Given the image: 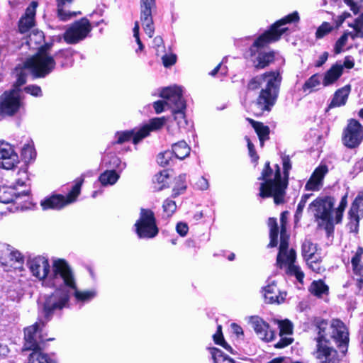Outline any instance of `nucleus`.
Masks as SVG:
<instances>
[{
    "label": "nucleus",
    "instance_id": "33",
    "mask_svg": "<svg viewBox=\"0 0 363 363\" xmlns=\"http://www.w3.org/2000/svg\"><path fill=\"white\" fill-rule=\"evenodd\" d=\"M172 152L174 157L179 160H184L190 154V147L184 140L174 143L172 146Z\"/></svg>",
    "mask_w": 363,
    "mask_h": 363
},
{
    "label": "nucleus",
    "instance_id": "14",
    "mask_svg": "<svg viewBox=\"0 0 363 363\" xmlns=\"http://www.w3.org/2000/svg\"><path fill=\"white\" fill-rule=\"evenodd\" d=\"M160 96L166 100L167 106L172 107L173 110L186 108V102L183 99L182 90L180 86L164 88Z\"/></svg>",
    "mask_w": 363,
    "mask_h": 363
},
{
    "label": "nucleus",
    "instance_id": "62",
    "mask_svg": "<svg viewBox=\"0 0 363 363\" xmlns=\"http://www.w3.org/2000/svg\"><path fill=\"white\" fill-rule=\"evenodd\" d=\"M54 45V38H51L49 42H46L39 48L38 53L49 54V51Z\"/></svg>",
    "mask_w": 363,
    "mask_h": 363
},
{
    "label": "nucleus",
    "instance_id": "5",
    "mask_svg": "<svg viewBox=\"0 0 363 363\" xmlns=\"http://www.w3.org/2000/svg\"><path fill=\"white\" fill-rule=\"evenodd\" d=\"M335 199L331 196H319L310 203L308 212L311 213L319 226L328 232L333 230L334 220L339 223L342 220L343 212L347 205V194H345L338 207L334 210Z\"/></svg>",
    "mask_w": 363,
    "mask_h": 363
},
{
    "label": "nucleus",
    "instance_id": "3",
    "mask_svg": "<svg viewBox=\"0 0 363 363\" xmlns=\"http://www.w3.org/2000/svg\"><path fill=\"white\" fill-rule=\"evenodd\" d=\"M299 15L294 11L274 23L268 30L264 32L254 41L249 49L251 61L257 69H264L274 61L284 65V59L277 52L265 51V48L270 43L279 40L281 36L287 30L284 26L287 23L298 22Z\"/></svg>",
    "mask_w": 363,
    "mask_h": 363
},
{
    "label": "nucleus",
    "instance_id": "48",
    "mask_svg": "<svg viewBox=\"0 0 363 363\" xmlns=\"http://www.w3.org/2000/svg\"><path fill=\"white\" fill-rule=\"evenodd\" d=\"M311 196H312V194H306L301 196V200L297 206V208H296L295 216H294L296 221H298L300 220L302 213H303V209L306 206V204L308 201V199Z\"/></svg>",
    "mask_w": 363,
    "mask_h": 363
},
{
    "label": "nucleus",
    "instance_id": "11",
    "mask_svg": "<svg viewBox=\"0 0 363 363\" xmlns=\"http://www.w3.org/2000/svg\"><path fill=\"white\" fill-rule=\"evenodd\" d=\"M23 108L19 90L11 89L0 96V116H13Z\"/></svg>",
    "mask_w": 363,
    "mask_h": 363
},
{
    "label": "nucleus",
    "instance_id": "9",
    "mask_svg": "<svg viewBox=\"0 0 363 363\" xmlns=\"http://www.w3.org/2000/svg\"><path fill=\"white\" fill-rule=\"evenodd\" d=\"M34 78H45L50 74L56 67V61L50 54L36 53L26 62Z\"/></svg>",
    "mask_w": 363,
    "mask_h": 363
},
{
    "label": "nucleus",
    "instance_id": "47",
    "mask_svg": "<svg viewBox=\"0 0 363 363\" xmlns=\"http://www.w3.org/2000/svg\"><path fill=\"white\" fill-rule=\"evenodd\" d=\"M34 19L22 16L19 21L18 29L20 33H25L28 32L34 26Z\"/></svg>",
    "mask_w": 363,
    "mask_h": 363
},
{
    "label": "nucleus",
    "instance_id": "41",
    "mask_svg": "<svg viewBox=\"0 0 363 363\" xmlns=\"http://www.w3.org/2000/svg\"><path fill=\"white\" fill-rule=\"evenodd\" d=\"M315 252L316 245L310 240H306L302 245V255L306 262L313 258Z\"/></svg>",
    "mask_w": 363,
    "mask_h": 363
},
{
    "label": "nucleus",
    "instance_id": "35",
    "mask_svg": "<svg viewBox=\"0 0 363 363\" xmlns=\"http://www.w3.org/2000/svg\"><path fill=\"white\" fill-rule=\"evenodd\" d=\"M120 178V173L116 170L106 169L99 176V180L103 186L113 185Z\"/></svg>",
    "mask_w": 363,
    "mask_h": 363
},
{
    "label": "nucleus",
    "instance_id": "38",
    "mask_svg": "<svg viewBox=\"0 0 363 363\" xmlns=\"http://www.w3.org/2000/svg\"><path fill=\"white\" fill-rule=\"evenodd\" d=\"M9 262L11 266L15 269L21 271L24 263V257L18 250H10L9 254Z\"/></svg>",
    "mask_w": 363,
    "mask_h": 363
},
{
    "label": "nucleus",
    "instance_id": "27",
    "mask_svg": "<svg viewBox=\"0 0 363 363\" xmlns=\"http://www.w3.org/2000/svg\"><path fill=\"white\" fill-rule=\"evenodd\" d=\"M57 4V16L63 21H67L72 18L80 14V12H70L65 9V7L70 5L74 0H55Z\"/></svg>",
    "mask_w": 363,
    "mask_h": 363
},
{
    "label": "nucleus",
    "instance_id": "40",
    "mask_svg": "<svg viewBox=\"0 0 363 363\" xmlns=\"http://www.w3.org/2000/svg\"><path fill=\"white\" fill-rule=\"evenodd\" d=\"M253 128L257 133L261 146L264 145V142L269 139V128L262 123L254 122Z\"/></svg>",
    "mask_w": 363,
    "mask_h": 363
},
{
    "label": "nucleus",
    "instance_id": "39",
    "mask_svg": "<svg viewBox=\"0 0 363 363\" xmlns=\"http://www.w3.org/2000/svg\"><path fill=\"white\" fill-rule=\"evenodd\" d=\"M328 286L323 280L313 281L310 286L309 291L315 296L321 297L323 294L328 293Z\"/></svg>",
    "mask_w": 363,
    "mask_h": 363
},
{
    "label": "nucleus",
    "instance_id": "45",
    "mask_svg": "<svg viewBox=\"0 0 363 363\" xmlns=\"http://www.w3.org/2000/svg\"><path fill=\"white\" fill-rule=\"evenodd\" d=\"M186 108H179V110H172L174 120L177 121L179 128H185L188 124L184 114Z\"/></svg>",
    "mask_w": 363,
    "mask_h": 363
},
{
    "label": "nucleus",
    "instance_id": "60",
    "mask_svg": "<svg viewBox=\"0 0 363 363\" xmlns=\"http://www.w3.org/2000/svg\"><path fill=\"white\" fill-rule=\"evenodd\" d=\"M142 24L145 33L150 38H152L155 32V28L153 26V20H150V22H149V21H143Z\"/></svg>",
    "mask_w": 363,
    "mask_h": 363
},
{
    "label": "nucleus",
    "instance_id": "4",
    "mask_svg": "<svg viewBox=\"0 0 363 363\" xmlns=\"http://www.w3.org/2000/svg\"><path fill=\"white\" fill-rule=\"evenodd\" d=\"M282 80L280 69L267 72L252 78L247 84L249 91L260 89L256 106L261 111H270L277 100Z\"/></svg>",
    "mask_w": 363,
    "mask_h": 363
},
{
    "label": "nucleus",
    "instance_id": "61",
    "mask_svg": "<svg viewBox=\"0 0 363 363\" xmlns=\"http://www.w3.org/2000/svg\"><path fill=\"white\" fill-rule=\"evenodd\" d=\"M268 225L270 228L269 235H279V227L276 218H269L268 220Z\"/></svg>",
    "mask_w": 363,
    "mask_h": 363
},
{
    "label": "nucleus",
    "instance_id": "64",
    "mask_svg": "<svg viewBox=\"0 0 363 363\" xmlns=\"http://www.w3.org/2000/svg\"><path fill=\"white\" fill-rule=\"evenodd\" d=\"M176 230L178 234H179L182 237H184L188 233L189 227L186 223L179 222L177 223L176 226Z\"/></svg>",
    "mask_w": 363,
    "mask_h": 363
},
{
    "label": "nucleus",
    "instance_id": "56",
    "mask_svg": "<svg viewBox=\"0 0 363 363\" xmlns=\"http://www.w3.org/2000/svg\"><path fill=\"white\" fill-rule=\"evenodd\" d=\"M24 91L35 97H40L43 95L41 88L38 85H28L24 88Z\"/></svg>",
    "mask_w": 363,
    "mask_h": 363
},
{
    "label": "nucleus",
    "instance_id": "15",
    "mask_svg": "<svg viewBox=\"0 0 363 363\" xmlns=\"http://www.w3.org/2000/svg\"><path fill=\"white\" fill-rule=\"evenodd\" d=\"M0 167L7 170L14 169L20 162L13 146L3 140H0Z\"/></svg>",
    "mask_w": 363,
    "mask_h": 363
},
{
    "label": "nucleus",
    "instance_id": "20",
    "mask_svg": "<svg viewBox=\"0 0 363 363\" xmlns=\"http://www.w3.org/2000/svg\"><path fill=\"white\" fill-rule=\"evenodd\" d=\"M328 172L326 164H320L315 169L310 179L306 182L305 189L307 191H318L323 185V179Z\"/></svg>",
    "mask_w": 363,
    "mask_h": 363
},
{
    "label": "nucleus",
    "instance_id": "29",
    "mask_svg": "<svg viewBox=\"0 0 363 363\" xmlns=\"http://www.w3.org/2000/svg\"><path fill=\"white\" fill-rule=\"evenodd\" d=\"M74 53V51L72 48L61 49L56 52L53 57L62 67H67L72 65Z\"/></svg>",
    "mask_w": 363,
    "mask_h": 363
},
{
    "label": "nucleus",
    "instance_id": "54",
    "mask_svg": "<svg viewBox=\"0 0 363 363\" xmlns=\"http://www.w3.org/2000/svg\"><path fill=\"white\" fill-rule=\"evenodd\" d=\"M348 40V34L343 33V35L337 40L334 50L336 54H339L342 51L343 47L345 46Z\"/></svg>",
    "mask_w": 363,
    "mask_h": 363
},
{
    "label": "nucleus",
    "instance_id": "51",
    "mask_svg": "<svg viewBox=\"0 0 363 363\" xmlns=\"http://www.w3.org/2000/svg\"><path fill=\"white\" fill-rule=\"evenodd\" d=\"M22 157L23 159L28 162L35 157V152L33 149V147L29 145H25L21 151Z\"/></svg>",
    "mask_w": 363,
    "mask_h": 363
},
{
    "label": "nucleus",
    "instance_id": "1",
    "mask_svg": "<svg viewBox=\"0 0 363 363\" xmlns=\"http://www.w3.org/2000/svg\"><path fill=\"white\" fill-rule=\"evenodd\" d=\"M26 264L43 286L55 289L50 294L45 296L42 302V311L47 320H51L55 313L69 308L72 297L76 303L82 306L89 303L98 295L95 288L79 289L74 270L65 259L52 257L50 264L48 258L39 255L29 257Z\"/></svg>",
    "mask_w": 363,
    "mask_h": 363
},
{
    "label": "nucleus",
    "instance_id": "42",
    "mask_svg": "<svg viewBox=\"0 0 363 363\" xmlns=\"http://www.w3.org/2000/svg\"><path fill=\"white\" fill-rule=\"evenodd\" d=\"M176 160L172 150H166L160 152L157 157V163L162 167L171 165Z\"/></svg>",
    "mask_w": 363,
    "mask_h": 363
},
{
    "label": "nucleus",
    "instance_id": "23",
    "mask_svg": "<svg viewBox=\"0 0 363 363\" xmlns=\"http://www.w3.org/2000/svg\"><path fill=\"white\" fill-rule=\"evenodd\" d=\"M363 255V248L358 247L354 255L352 257L351 263L353 268L354 279L357 281L359 289L363 287V264L361 262V257Z\"/></svg>",
    "mask_w": 363,
    "mask_h": 363
},
{
    "label": "nucleus",
    "instance_id": "34",
    "mask_svg": "<svg viewBox=\"0 0 363 363\" xmlns=\"http://www.w3.org/2000/svg\"><path fill=\"white\" fill-rule=\"evenodd\" d=\"M349 26L352 27L354 32H345V34H348V38L354 40L357 37L363 38V12L354 20V23L349 24Z\"/></svg>",
    "mask_w": 363,
    "mask_h": 363
},
{
    "label": "nucleus",
    "instance_id": "22",
    "mask_svg": "<svg viewBox=\"0 0 363 363\" xmlns=\"http://www.w3.org/2000/svg\"><path fill=\"white\" fill-rule=\"evenodd\" d=\"M264 297L267 303H280L285 299L286 294L281 292L274 281L264 287Z\"/></svg>",
    "mask_w": 363,
    "mask_h": 363
},
{
    "label": "nucleus",
    "instance_id": "19",
    "mask_svg": "<svg viewBox=\"0 0 363 363\" xmlns=\"http://www.w3.org/2000/svg\"><path fill=\"white\" fill-rule=\"evenodd\" d=\"M328 172L326 164H320L315 169L310 179L306 182L305 189L307 191H318L323 185V179Z\"/></svg>",
    "mask_w": 363,
    "mask_h": 363
},
{
    "label": "nucleus",
    "instance_id": "57",
    "mask_svg": "<svg viewBox=\"0 0 363 363\" xmlns=\"http://www.w3.org/2000/svg\"><path fill=\"white\" fill-rule=\"evenodd\" d=\"M279 328L280 330V335H288L292 333V324L287 320L279 322Z\"/></svg>",
    "mask_w": 363,
    "mask_h": 363
},
{
    "label": "nucleus",
    "instance_id": "32",
    "mask_svg": "<svg viewBox=\"0 0 363 363\" xmlns=\"http://www.w3.org/2000/svg\"><path fill=\"white\" fill-rule=\"evenodd\" d=\"M138 135V130L133 129L130 130L125 131H118L115 133L113 140L111 142L113 145L115 144H123L125 142H128L133 140V143H134V139Z\"/></svg>",
    "mask_w": 363,
    "mask_h": 363
},
{
    "label": "nucleus",
    "instance_id": "25",
    "mask_svg": "<svg viewBox=\"0 0 363 363\" xmlns=\"http://www.w3.org/2000/svg\"><path fill=\"white\" fill-rule=\"evenodd\" d=\"M351 91V86L347 84L343 87L337 89L333 96V98L329 104V108L340 107L344 106L348 99V96Z\"/></svg>",
    "mask_w": 363,
    "mask_h": 363
},
{
    "label": "nucleus",
    "instance_id": "49",
    "mask_svg": "<svg viewBox=\"0 0 363 363\" xmlns=\"http://www.w3.org/2000/svg\"><path fill=\"white\" fill-rule=\"evenodd\" d=\"M221 329V325H218L216 333H215L213 336V340L216 344L220 345L225 350L231 352L232 348L223 339Z\"/></svg>",
    "mask_w": 363,
    "mask_h": 363
},
{
    "label": "nucleus",
    "instance_id": "58",
    "mask_svg": "<svg viewBox=\"0 0 363 363\" xmlns=\"http://www.w3.org/2000/svg\"><path fill=\"white\" fill-rule=\"evenodd\" d=\"M37 6L38 3L36 1H32L26 9V12L23 16L31 18L32 19L35 20Z\"/></svg>",
    "mask_w": 363,
    "mask_h": 363
},
{
    "label": "nucleus",
    "instance_id": "24",
    "mask_svg": "<svg viewBox=\"0 0 363 363\" xmlns=\"http://www.w3.org/2000/svg\"><path fill=\"white\" fill-rule=\"evenodd\" d=\"M40 204L43 210H60L68 205L65 200V196L60 194L52 195L50 197H47L41 201Z\"/></svg>",
    "mask_w": 363,
    "mask_h": 363
},
{
    "label": "nucleus",
    "instance_id": "36",
    "mask_svg": "<svg viewBox=\"0 0 363 363\" xmlns=\"http://www.w3.org/2000/svg\"><path fill=\"white\" fill-rule=\"evenodd\" d=\"M155 7V1H140V20L149 21L152 20V9Z\"/></svg>",
    "mask_w": 363,
    "mask_h": 363
},
{
    "label": "nucleus",
    "instance_id": "44",
    "mask_svg": "<svg viewBox=\"0 0 363 363\" xmlns=\"http://www.w3.org/2000/svg\"><path fill=\"white\" fill-rule=\"evenodd\" d=\"M320 84V76L318 74L312 75L303 85V91L304 92L313 91L317 86Z\"/></svg>",
    "mask_w": 363,
    "mask_h": 363
},
{
    "label": "nucleus",
    "instance_id": "13",
    "mask_svg": "<svg viewBox=\"0 0 363 363\" xmlns=\"http://www.w3.org/2000/svg\"><path fill=\"white\" fill-rule=\"evenodd\" d=\"M363 139V127L355 119L348 121L342 133V143L349 148H355Z\"/></svg>",
    "mask_w": 363,
    "mask_h": 363
},
{
    "label": "nucleus",
    "instance_id": "16",
    "mask_svg": "<svg viewBox=\"0 0 363 363\" xmlns=\"http://www.w3.org/2000/svg\"><path fill=\"white\" fill-rule=\"evenodd\" d=\"M30 198V190L19 191L16 186H0V202L9 203L13 201H27Z\"/></svg>",
    "mask_w": 363,
    "mask_h": 363
},
{
    "label": "nucleus",
    "instance_id": "10",
    "mask_svg": "<svg viewBox=\"0 0 363 363\" xmlns=\"http://www.w3.org/2000/svg\"><path fill=\"white\" fill-rule=\"evenodd\" d=\"M39 309L44 320L36 322L33 325L25 328L24 344L22 348L23 352L40 350V345L44 342V339L42 337V329L45 326V323L50 320H47L43 313L42 303L40 304Z\"/></svg>",
    "mask_w": 363,
    "mask_h": 363
},
{
    "label": "nucleus",
    "instance_id": "53",
    "mask_svg": "<svg viewBox=\"0 0 363 363\" xmlns=\"http://www.w3.org/2000/svg\"><path fill=\"white\" fill-rule=\"evenodd\" d=\"M281 160L284 169V175L286 181L289 182V171L291 169V162L289 155H282Z\"/></svg>",
    "mask_w": 363,
    "mask_h": 363
},
{
    "label": "nucleus",
    "instance_id": "31",
    "mask_svg": "<svg viewBox=\"0 0 363 363\" xmlns=\"http://www.w3.org/2000/svg\"><path fill=\"white\" fill-rule=\"evenodd\" d=\"M187 188L186 174H182L174 179V185L172 189V198H177L184 194Z\"/></svg>",
    "mask_w": 363,
    "mask_h": 363
},
{
    "label": "nucleus",
    "instance_id": "2",
    "mask_svg": "<svg viewBox=\"0 0 363 363\" xmlns=\"http://www.w3.org/2000/svg\"><path fill=\"white\" fill-rule=\"evenodd\" d=\"M314 325L318 333L316 357L319 363H339L337 352L330 347V344L333 342L342 352L347 350L349 337L345 325L340 320H333L329 325L321 318H316Z\"/></svg>",
    "mask_w": 363,
    "mask_h": 363
},
{
    "label": "nucleus",
    "instance_id": "52",
    "mask_svg": "<svg viewBox=\"0 0 363 363\" xmlns=\"http://www.w3.org/2000/svg\"><path fill=\"white\" fill-rule=\"evenodd\" d=\"M169 177V174L167 170L161 171L160 173L157 174L155 176V181L161 184V186L158 187V190H162L165 186L166 180Z\"/></svg>",
    "mask_w": 363,
    "mask_h": 363
},
{
    "label": "nucleus",
    "instance_id": "43",
    "mask_svg": "<svg viewBox=\"0 0 363 363\" xmlns=\"http://www.w3.org/2000/svg\"><path fill=\"white\" fill-rule=\"evenodd\" d=\"M211 354L214 363H236L233 359L227 355L218 348H211Z\"/></svg>",
    "mask_w": 363,
    "mask_h": 363
},
{
    "label": "nucleus",
    "instance_id": "18",
    "mask_svg": "<svg viewBox=\"0 0 363 363\" xmlns=\"http://www.w3.org/2000/svg\"><path fill=\"white\" fill-rule=\"evenodd\" d=\"M250 323L260 339L267 342L274 340L275 336L274 332L269 328V325L262 318L258 316H252Z\"/></svg>",
    "mask_w": 363,
    "mask_h": 363
},
{
    "label": "nucleus",
    "instance_id": "63",
    "mask_svg": "<svg viewBox=\"0 0 363 363\" xmlns=\"http://www.w3.org/2000/svg\"><path fill=\"white\" fill-rule=\"evenodd\" d=\"M195 185H196V189H198L199 190H202V191L206 190L209 187V184H208V179H206L203 177H201L200 178H199V179L196 182Z\"/></svg>",
    "mask_w": 363,
    "mask_h": 363
},
{
    "label": "nucleus",
    "instance_id": "28",
    "mask_svg": "<svg viewBox=\"0 0 363 363\" xmlns=\"http://www.w3.org/2000/svg\"><path fill=\"white\" fill-rule=\"evenodd\" d=\"M343 66L336 63L328 69L324 76L323 84L325 86H329L336 82L342 74Z\"/></svg>",
    "mask_w": 363,
    "mask_h": 363
},
{
    "label": "nucleus",
    "instance_id": "21",
    "mask_svg": "<svg viewBox=\"0 0 363 363\" xmlns=\"http://www.w3.org/2000/svg\"><path fill=\"white\" fill-rule=\"evenodd\" d=\"M166 123L164 117L154 118L150 120L149 123L138 130V135L134 139V144L136 145L143 138L150 135L151 131L160 130Z\"/></svg>",
    "mask_w": 363,
    "mask_h": 363
},
{
    "label": "nucleus",
    "instance_id": "46",
    "mask_svg": "<svg viewBox=\"0 0 363 363\" xmlns=\"http://www.w3.org/2000/svg\"><path fill=\"white\" fill-rule=\"evenodd\" d=\"M162 209L167 217H171L177 210V204L171 199H166L162 203Z\"/></svg>",
    "mask_w": 363,
    "mask_h": 363
},
{
    "label": "nucleus",
    "instance_id": "59",
    "mask_svg": "<svg viewBox=\"0 0 363 363\" xmlns=\"http://www.w3.org/2000/svg\"><path fill=\"white\" fill-rule=\"evenodd\" d=\"M162 60L163 65L165 67H169L176 63L177 56L174 54L164 55Z\"/></svg>",
    "mask_w": 363,
    "mask_h": 363
},
{
    "label": "nucleus",
    "instance_id": "17",
    "mask_svg": "<svg viewBox=\"0 0 363 363\" xmlns=\"http://www.w3.org/2000/svg\"><path fill=\"white\" fill-rule=\"evenodd\" d=\"M348 217L347 226L350 232L357 233L359 220L363 218V194L358 195L352 202L348 212Z\"/></svg>",
    "mask_w": 363,
    "mask_h": 363
},
{
    "label": "nucleus",
    "instance_id": "8",
    "mask_svg": "<svg viewBox=\"0 0 363 363\" xmlns=\"http://www.w3.org/2000/svg\"><path fill=\"white\" fill-rule=\"evenodd\" d=\"M133 227L140 239H152L159 233L155 213L151 209L141 208L140 216Z\"/></svg>",
    "mask_w": 363,
    "mask_h": 363
},
{
    "label": "nucleus",
    "instance_id": "50",
    "mask_svg": "<svg viewBox=\"0 0 363 363\" xmlns=\"http://www.w3.org/2000/svg\"><path fill=\"white\" fill-rule=\"evenodd\" d=\"M333 29V26L328 22L323 23L317 29L315 33V37L317 38H322L325 35L329 33Z\"/></svg>",
    "mask_w": 363,
    "mask_h": 363
},
{
    "label": "nucleus",
    "instance_id": "26",
    "mask_svg": "<svg viewBox=\"0 0 363 363\" xmlns=\"http://www.w3.org/2000/svg\"><path fill=\"white\" fill-rule=\"evenodd\" d=\"M91 172L82 174L79 177L74 180V184L72 186L71 191L68 193L67 196H65V200L67 204H70L76 201L78 196L81 192V187L84 183V177L86 176H91Z\"/></svg>",
    "mask_w": 363,
    "mask_h": 363
},
{
    "label": "nucleus",
    "instance_id": "12",
    "mask_svg": "<svg viewBox=\"0 0 363 363\" xmlns=\"http://www.w3.org/2000/svg\"><path fill=\"white\" fill-rule=\"evenodd\" d=\"M88 19L83 18L74 22L63 34L64 40L68 44H76L84 40L91 31Z\"/></svg>",
    "mask_w": 363,
    "mask_h": 363
},
{
    "label": "nucleus",
    "instance_id": "37",
    "mask_svg": "<svg viewBox=\"0 0 363 363\" xmlns=\"http://www.w3.org/2000/svg\"><path fill=\"white\" fill-rule=\"evenodd\" d=\"M28 363H56V362L38 350L32 351L29 354Z\"/></svg>",
    "mask_w": 363,
    "mask_h": 363
},
{
    "label": "nucleus",
    "instance_id": "30",
    "mask_svg": "<svg viewBox=\"0 0 363 363\" xmlns=\"http://www.w3.org/2000/svg\"><path fill=\"white\" fill-rule=\"evenodd\" d=\"M103 165L109 170H118L121 172L126 167L125 162H122L121 159L115 155H107L103 159Z\"/></svg>",
    "mask_w": 363,
    "mask_h": 363
},
{
    "label": "nucleus",
    "instance_id": "6",
    "mask_svg": "<svg viewBox=\"0 0 363 363\" xmlns=\"http://www.w3.org/2000/svg\"><path fill=\"white\" fill-rule=\"evenodd\" d=\"M275 172L270 167L269 162H267L261 176L258 178L262 180L260 183L259 196L262 199L272 197L277 205L285 203L286 189L288 181L281 177V169L278 164L275 165Z\"/></svg>",
    "mask_w": 363,
    "mask_h": 363
},
{
    "label": "nucleus",
    "instance_id": "7",
    "mask_svg": "<svg viewBox=\"0 0 363 363\" xmlns=\"http://www.w3.org/2000/svg\"><path fill=\"white\" fill-rule=\"evenodd\" d=\"M289 238L285 235V228L281 230L280 245L277 258V264L280 267H286V273L289 276L295 277L296 280L303 283L304 273L301 267L296 264V253L294 249L288 250Z\"/></svg>",
    "mask_w": 363,
    "mask_h": 363
},
{
    "label": "nucleus",
    "instance_id": "55",
    "mask_svg": "<svg viewBox=\"0 0 363 363\" xmlns=\"http://www.w3.org/2000/svg\"><path fill=\"white\" fill-rule=\"evenodd\" d=\"M27 75L23 71H21L19 73L16 74V81L13 84V89H16L19 90V94H21V86H23L26 82Z\"/></svg>",
    "mask_w": 363,
    "mask_h": 363
}]
</instances>
